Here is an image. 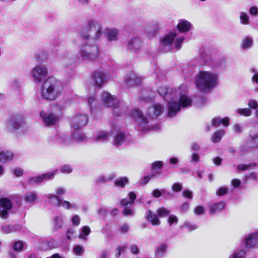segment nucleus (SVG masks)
<instances>
[{"label": "nucleus", "instance_id": "3", "mask_svg": "<svg viewBox=\"0 0 258 258\" xmlns=\"http://www.w3.org/2000/svg\"><path fill=\"white\" fill-rule=\"evenodd\" d=\"M63 85L61 81L49 78L42 87L41 95L45 99L54 100L61 95Z\"/></svg>", "mask_w": 258, "mask_h": 258}, {"label": "nucleus", "instance_id": "38", "mask_svg": "<svg viewBox=\"0 0 258 258\" xmlns=\"http://www.w3.org/2000/svg\"><path fill=\"white\" fill-rule=\"evenodd\" d=\"M253 40L250 37H247L243 39L241 43V47L243 49H249L252 46Z\"/></svg>", "mask_w": 258, "mask_h": 258}, {"label": "nucleus", "instance_id": "6", "mask_svg": "<svg viewBox=\"0 0 258 258\" xmlns=\"http://www.w3.org/2000/svg\"><path fill=\"white\" fill-rule=\"evenodd\" d=\"M99 52V47L96 44H91L88 41L82 43L79 49L77 60L78 62L86 60L96 59Z\"/></svg>", "mask_w": 258, "mask_h": 258}, {"label": "nucleus", "instance_id": "26", "mask_svg": "<svg viewBox=\"0 0 258 258\" xmlns=\"http://www.w3.org/2000/svg\"><path fill=\"white\" fill-rule=\"evenodd\" d=\"M44 197L48 199L49 203L54 207L59 206L62 202L61 199L56 195L47 194Z\"/></svg>", "mask_w": 258, "mask_h": 258}, {"label": "nucleus", "instance_id": "27", "mask_svg": "<svg viewBox=\"0 0 258 258\" xmlns=\"http://www.w3.org/2000/svg\"><path fill=\"white\" fill-rule=\"evenodd\" d=\"M125 83L128 86H132L135 84H138L141 82V79L134 74H131L125 77Z\"/></svg>", "mask_w": 258, "mask_h": 258}, {"label": "nucleus", "instance_id": "2", "mask_svg": "<svg viewBox=\"0 0 258 258\" xmlns=\"http://www.w3.org/2000/svg\"><path fill=\"white\" fill-rule=\"evenodd\" d=\"M218 82L219 77L216 73L203 71L197 76L195 83L200 91L208 92L214 88Z\"/></svg>", "mask_w": 258, "mask_h": 258}, {"label": "nucleus", "instance_id": "10", "mask_svg": "<svg viewBox=\"0 0 258 258\" xmlns=\"http://www.w3.org/2000/svg\"><path fill=\"white\" fill-rule=\"evenodd\" d=\"M48 75L46 68L42 65H37L31 71V75L36 83L44 80Z\"/></svg>", "mask_w": 258, "mask_h": 258}, {"label": "nucleus", "instance_id": "15", "mask_svg": "<svg viewBox=\"0 0 258 258\" xmlns=\"http://www.w3.org/2000/svg\"><path fill=\"white\" fill-rule=\"evenodd\" d=\"M111 136H113V145L116 147L122 145L126 141V137L125 133L122 131H111Z\"/></svg>", "mask_w": 258, "mask_h": 258}, {"label": "nucleus", "instance_id": "56", "mask_svg": "<svg viewBox=\"0 0 258 258\" xmlns=\"http://www.w3.org/2000/svg\"><path fill=\"white\" fill-rule=\"evenodd\" d=\"M60 170L63 173H70L73 170L70 165H64L61 167Z\"/></svg>", "mask_w": 258, "mask_h": 258}, {"label": "nucleus", "instance_id": "39", "mask_svg": "<svg viewBox=\"0 0 258 258\" xmlns=\"http://www.w3.org/2000/svg\"><path fill=\"white\" fill-rule=\"evenodd\" d=\"M244 248H237L233 253L232 258H244L246 255V250Z\"/></svg>", "mask_w": 258, "mask_h": 258}, {"label": "nucleus", "instance_id": "28", "mask_svg": "<svg viewBox=\"0 0 258 258\" xmlns=\"http://www.w3.org/2000/svg\"><path fill=\"white\" fill-rule=\"evenodd\" d=\"M161 174V172L159 171L153 172L150 175H148L142 178L139 181V185L146 184L150 179L158 177Z\"/></svg>", "mask_w": 258, "mask_h": 258}, {"label": "nucleus", "instance_id": "43", "mask_svg": "<svg viewBox=\"0 0 258 258\" xmlns=\"http://www.w3.org/2000/svg\"><path fill=\"white\" fill-rule=\"evenodd\" d=\"M163 163L162 161H157L153 162L151 166L152 173L153 172L159 171L161 172L160 170L163 168Z\"/></svg>", "mask_w": 258, "mask_h": 258}, {"label": "nucleus", "instance_id": "8", "mask_svg": "<svg viewBox=\"0 0 258 258\" xmlns=\"http://www.w3.org/2000/svg\"><path fill=\"white\" fill-rule=\"evenodd\" d=\"M176 36L175 33H172L165 36L161 41V49L165 52L170 51L173 48V43L175 40L174 46L177 50H179L181 48V44L182 43L184 38L179 37L175 38Z\"/></svg>", "mask_w": 258, "mask_h": 258}, {"label": "nucleus", "instance_id": "50", "mask_svg": "<svg viewBox=\"0 0 258 258\" xmlns=\"http://www.w3.org/2000/svg\"><path fill=\"white\" fill-rule=\"evenodd\" d=\"M24 246V243L21 241H18L15 242L13 245V249L16 251H21Z\"/></svg>", "mask_w": 258, "mask_h": 258}, {"label": "nucleus", "instance_id": "35", "mask_svg": "<svg viewBox=\"0 0 258 258\" xmlns=\"http://www.w3.org/2000/svg\"><path fill=\"white\" fill-rule=\"evenodd\" d=\"M51 141L55 144H61L65 146L70 145L72 143V140L71 138L68 135H61L60 136V141H57L55 140Z\"/></svg>", "mask_w": 258, "mask_h": 258}, {"label": "nucleus", "instance_id": "25", "mask_svg": "<svg viewBox=\"0 0 258 258\" xmlns=\"http://www.w3.org/2000/svg\"><path fill=\"white\" fill-rule=\"evenodd\" d=\"M71 135L73 139L78 142L84 141L87 138L86 134L80 131V130L72 129Z\"/></svg>", "mask_w": 258, "mask_h": 258}, {"label": "nucleus", "instance_id": "19", "mask_svg": "<svg viewBox=\"0 0 258 258\" xmlns=\"http://www.w3.org/2000/svg\"><path fill=\"white\" fill-rule=\"evenodd\" d=\"M142 40L139 37H135L130 39L127 43V47L132 51L138 50L142 46Z\"/></svg>", "mask_w": 258, "mask_h": 258}, {"label": "nucleus", "instance_id": "14", "mask_svg": "<svg viewBox=\"0 0 258 258\" xmlns=\"http://www.w3.org/2000/svg\"><path fill=\"white\" fill-rule=\"evenodd\" d=\"M8 125L9 127L17 130L23 128L25 126V122L24 117L22 115H15L11 117Z\"/></svg>", "mask_w": 258, "mask_h": 258}, {"label": "nucleus", "instance_id": "53", "mask_svg": "<svg viewBox=\"0 0 258 258\" xmlns=\"http://www.w3.org/2000/svg\"><path fill=\"white\" fill-rule=\"evenodd\" d=\"M165 192V189L162 188L160 190L158 189H155L152 191V195L155 198H159L162 195V194Z\"/></svg>", "mask_w": 258, "mask_h": 258}, {"label": "nucleus", "instance_id": "12", "mask_svg": "<svg viewBox=\"0 0 258 258\" xmlns=\"http://www.w3.org/2000/svg\"><path fill=\"white\" fill-rule=\"evenodd\" d=\"M88 121L86 115L78 113L71 119L70 125L73 130H81L85 126Z\"/></svg>", "mask_w": 258, "mask_h": 258}, {"label": "nucleus", "instance_id": "33", "mask_svg": "<svg viewBox=\"0 0 258 258\" xmlns=\"http://www.w3.org/2000/svg\"><path fill=\"white\" fill-rule=\"evenodd\" d=\"M14 157V154L10 151H2L0 152V162L6 163L11 161Z\"/></svg>", "mask_w": 258, "mask_h": 258}, {"label": "nucleus", "instance_id": "51", "mask_svg": "<svg viewBox=\"0 0 258 258\" xmlns=\"http://www.w3.org/2000/svg\"><path fill=\"white\" fill-rule=\"evenodd\" d=\"M205 213V208L202 206H197L194 209V213L197 215H204Z\"/></svg>", "mask_w": 258, "mask_h": 258}, {"label": "nucleus", "instance_id": "63", "mask_svg": "<svg viewBox=\"0 0 258 258\" xmlns=\"http://www.w3.org/2000/svg\"><path fill=\"white\" fill-rule=\"evenodd\" d=\"M182 195L185 198H187L189 199H192V192L189 190H184L182 192Z\"/></svg>", "mask_w": 258, "mask_h": 258}, {"label": "nucleus", "instance_id": "34", "mask_svg": "<svg viewBox=\"0 0 258 258\" xmlns=\"http://www.w3.org/2000/svg\"><path fill=\"white\" fill-rule=\"evenodd\" d=\"M198 64L199 66H203L209 62L210 60V56L205 52H202L198 57Z\"/></svg>", "mask_w": 258, "mask_h": 258}, {"label": "nucleus", "instance_id": "62", "mask_svg": "<svg viewBox=\"0 0 258 258\" xmlns=\"http://www.w3.org/2000/svg\"><path fill=\"white\" fill-rule=\"evenodd\" d=\"M13 173L17 177H20L23 175V171L20 168H15L13 170Z\"/></svg>", "mask_w": 258, "mask_h": 258}, {"label": "nucleus", "instance_id": "40", "mask_svg": "<svg viewBox=\"0 0 258 258\" xmlns=\"http://www.w3.org/2000/svg\"><path fill=\"white\" fill-rule=\"evenodd\" d=\"M128 183V179L126 177H121L114 181L115 185L120 187H124Z\"/></svg>", "mask_w": 258, "mask_h": 258}, {"label": "nucleus", "instance_id": "61", "mask_svg": "<svg viewBox=\"0 0 258 258\" xmlns=\"http://www.w3.org/2000/svg\"><path fill=\"white\" fill-rule=\"evenodd\" d=\"M72 222L73 225L78 226L80 224V218L78 215H75L72 218Z\"/></svg>", "mask_w": 258, "mask_h": 258}, {"label": "nucleus", "instance_id": "32", "mask_svg": "<svg viewBox=\"0 0 258 258\" xmlns=\"http://www.w3.org/2000/svg\"><path fill=\"white\" fill-rule=\"evenodd\" d=\"M38 198V195L35 192H26L24 196V200L27 203L33 204Z\"/></svg>", "mask_w": 258, "mask_h": 258}, {"label": "nucleus", "instance_id": "55", "mask_svg": "<svg viewBox=\"0 0 258 258\" xmlns=\"http://www.w3.org/2000/svg\"><path fill=\"white\" fill-rule=\"evenodd\" d=\"M74 251L77 255H81L84 252V248L80 245H76L74 248Z\"/></svg>", "mask_w": 258, "mask_h": 258}, {"label": "nucleus", "instance_id": "46", "mask_svg": "<svg viewBox=\"0 0 258 258\" xmlns=\"http://www.w3.org/2000/svg\"><path fill=\"white\" fill-rule=\"evenodd\" d=\"M115 177L114 174H111L108 177H104V176H101L98 178L96 180V183H106L107 181L112 180Z\"/></svg>", "mask_w": 258, "mask_h": 258}, {"label": "nucleus", "instance_id": "16", "mask_svg": "<svg viewBox=\"0 0 258 258\" xmlns=\"http://www.w3.org/2000/svg\"><path fill=\"white\" fill-rule=\"evenodd\" d=\"M106 78L104 72L100 71H94L91 77L93 86L99 88L101 87L105 82Z\"/></svg>", "mask_w": 258, "mask_h": 258}, {"label": "nucleus", "instance_id": "9", "mask_svg": "<svg viewBox=\"0 0 258 258\" xmlns=\"http://www.w3.org/2000/svg\"><path fill=\"white\" fill-rule=\"evenodd\" d=\"M157 215L153 214L151 210H148L146 213L145 217L150 221L153 226H158L160 224V220L158 216L164 217L168 215L170 211L164 207H162L157 210Z\"/></svg>", "mask_w": 258, "mask_h": 258}, {"label": "nucleus", "instance_id": "30", "mask_svg": "<svg viewBox=\"0 0 258 258\" xmlns=\"http://www.w3.org/2000/svg\"><path fill=\"white\" fill-rule=\"evenodd\" d=\"M191 26L192 25L189 22L185 20H181L177 25V27L180 31L186 32L189 30Z\"/></svg>", "mask_w": 258, "mask_h": 258}, {"label": "nucleus", "instance_id": "24", "mask_svg": "<svg viewBox=\"0 0 258 258\" xmlns=\"http://www.w3.org/2000/svg\"><path fill=\"white\" fill-rule=\"evenodd\" d=\"M21 229V227L19 224L15 225H4L1 226V230L3 233L8 234L19 231Z\"/></svg>", "mask_w": 258, "mask_h": 258}, {"label": "nucleus", "instance_id": "22", "mask_svg": "<svg viewBox=\"0 0 258 258\" xmlns=\"http://www.w3.org/2000/svg\"><path fill=\"white\" fill-rule=\"evenodd\" d=\"M225 207L224 202L221 201L218 203H212L209 205V211L210 214H214L219 213Z\"/></svg>", "mask_w": 258, "mask_h": 258}, {"label": "nucleus", "instance_id": "29", "mask_svg": "<svg viewBox=\"0 0 258 258\" xmlns=\"http://www.w3.org/2000/svg\"><path fill=\"white\" fill-rule=\"evenodd\" d=\"M129 199H124L120 201V205L122 206H131L134 203L136 198V195L134 192H130L128 194Z\"/></svg>", "mask_w": 258, "mask_h": 258}, {"label": "nucleus", "instance_id": "47", "mask_svg": "<svg viewBox=\"0 0 258 258\" xmlns=\"http://www.w3.org/2000/svg\"><path fill=\"white\" fill-rule=\"evenodd\" d=\"M236 112L241 115L245 116H249L251 114V111L249 108H238L236 109Z\"/></svg>", "mask_w": 258, "mask_h": 258}, {"label": "nucleus", "instance_id": "52", "mask_svg": "<svg viewBox=\"0 0 258 258\" xmlns=\"http://www.w3.org/2000/svg\"><path fill=\"white\" fill-rule=\"evenodd\" d=\"M240 22L243 24H248L249 23V17L247 14L244 12H241L240 15Z\"/></svg>", "mask_w": 258, "mask_h": 258}, {"label": "nucleus", "instance_id": "59", "mask_svg": "<svg viewBox=\"0 0 258 258\" xmlns=\"http://www.w3.org/2000/svg\"><path fill=\"white\" fill-rule=\"evenodd\" d=\"M182 187L180 183H175L172 185V189L175 192H178L181 190Z\"/></svg>", "mask_w": 258, "mask_h": 258}, {"label": "nucleus", "instance_id": "31", "mask_svg": "<svg viewBox=\"0 0 258 258\" xmlns=\"http://www.w3.org/2000/svg\"><path fill=\"white\" fill-rule=\"evenodd\" d=\"M221 124H223L225 126H228L229 125V118H221L215 117L212 120V125L215 127L219 126Z\"/></svg>", "mask_w": 258, "mask_h": 258}, {"label": "nucleus", "instance_id": "58", "mask_svg": "<svg viewBox=\"0 0 258 258\" xmlns=\"http://www.w3.org/2000/svg\"><path fill=\"white\" fill-rule=\"evenodd\" d=\"M248 105L251 109H255L258 107V103L253 99H251L249 101Z\"/></svg>", "mask_w": 258, "mask_h": 258}, {"label": "nucleus", "instance_id": "7", "mask_svg": "<svg viewBox=\"0 0 258 258\" xmlns=\"http://www.w3.org/2000/svg\"><path fill=\"white\" fill-rule=\"evenodd\" d=\"M131 115L137 121L139 126V130L143 132H146L148 131H157L160 129V126L159 124L152 126H150L148 124V120L139 109H134L132 111Z\"/></svg>", "mask_w": 258, "mask_h": 258}, {"label": "nucleus", "instance_id": "1", "mask_svg": "<svg viewBox=\"0 0 258 258\" xmlns=\"http://www.w3.org/2000/svg\"><path fill=\"white\" fill-rule=\"evenodd\" d=\"M158 93L163 96L164 100L168 103V117L175 116L180 111L181 108H185L191 106L192 99L186 95L182 94L180 89L172 90L166 86H160L157 90Z\"/></svg>", "mask_w": 258, "mask_h": 258}, {"label": "nucleus", "instance_id": "17", "mask_svg": "<svg viewBox=\"0 0 258 258\" xmlns=\"http://www.w3.org/2000/svg\"><path fill=\"white\" fill-rule=\"evenodd\" d=\"M41 117L43 122L46 125H51L54 124L58 120L57 116L50 112H42Z\"/></svg>", "mask_w": 258, "mask_h": 258}, {"label": "nucleus", "instance_id": "13", "mask_svg": "<svg viewBox=\"0 0 258 258\" xmlns=\"http://www.w3.org/2000/svg\"><path fill=\"white\" fill-rule=\"evenodd\" d=\"M57 170H55L52 172H49L42 174L37 176L30 177L28 179L29 183L32 184H39L44 181H47L52 179L56 174Z\"/></svg>", "mask_w": 258, "mask_h": 258}, {"label": "nucleus", "instance_id": "20", "mask_svg": "<svg viewBox=\"0 0 258 258\" xmlns=\"http://www.w3.org/2000/svg\"><path fill=\"white\" fill-rule=\"evenodd\" d=\"M164 108L160 104H155L148 109L147 114L152 118L156 117L163 112Z\"/></svg>", "mask_w": 258, "mask_h": 258}, {"label": "nucleus", "instance_id": "48", "mask_svg": "<svg viewBox=\"0 0 258 258\" xmlns=\"http://www.w3.org/2000/svg\"><path fill=\"white\" fill-rule=\"evenodd\" d=\"M256 165V163H251L248 164H239L237 166L238 170H246L251 167H254Z\"/></svg>", "mask_w": 258, "mask_h": 258}, {"label": "nucleus", "instance_id": "11", "mask_svg": "<svg viewBox=\"0 0 258 258\" xmlns=\"http://www.w3.org/2000/svg\"><path fill=\"white\" fill-rule=\"evenodd\" d=\"M245 248L254 249L258 247V230L245 236L242 242Z\"/></svg>", "mask_w": 258, "mask_h": 258}, {"label": "nucleus", "instance_id": "5", "mask_svg": "<svg viewBox=\"0 0 258 258\" xmlns=\"http://www.w3.org/2000/svg\"><path fill=\"white\" fill-rule=\"evenodd\" d=\"M93 30L96 31L94 39L96 40H99L102 36V27L95 19H89L86 24L81 27L79 30V35L86 40V42H89L90 32Z\"/></svg>", "mask_w": 258, "mask_h": 258}, {"label": "nucleus", "instance_id": "64", "mask_svg": "<svg viewBox=\"0 0 258 258\" xmlns=\"http://www.w3.org/2000/svg\"><path fill=\"white\" fill-rule=\"evenodd\" d=\"M249 13L253 16L258 15V8L256 7H252L249 9Z\"/></svg>", "mask_w": 258, "mask_h": 258}, {"label": "nucleus", "instance_id": "23", "mask_svg": "<svg viewBox=\"0 0 258 258\" xmlns=\"http://www.w3.org/2000/svg\"><path fill=\"white\" fill-rule=\"evenodd\" d=\"M56 245V243L53 240L49 241L40 240L38 242V247L41 250H47L54 248Z\"/></svg>", "mask_w": 258, "mask_h": 258}, {"label": "nucleus", "instance_id": "60", "mask_svg": "<svg viewBox=\"0 0 258 258\" xmlns=\"http://www.w3.org/2000/svg\"><path fill=\"white\" fill-rule=\"evenodd\" d=\"M63 207L67 209H69L71 207L75 208L76 207L74 205H71V203L66 201H62L61 202V205Z\"/></svg>", "mask_w": 258, "mask_h": 258}, {"label": "nucleus", "instance_id": "4", "mask_svg": "<svg viewBox=\"0 0 258 258\" xmlns=\"http://www.w3.org/2000/svg\"><path fill=\"white\" fill-rule=\"evenodd\" d=\"M101 100L103 104L107 107L112 108V114L119 116L124 111V103L107 92H103L101 94Z\"/></svg>", "mask_w": 258, "mask_h": 258}, {"label": "nucleus", "instance_id": "49", "mask_svg": "<svg viewBox=\"0 0 258 258\" xmlns=\"http://www.w3.org/2000/svg\"><path fill=\"white\" fill-rule=\"evenodd\" d=\"M181 228H186L188 232H191L196 229L198 227L195 224H192L189 222H186L181 226Z\"/></svg>", "mask_w": 258, "mask_h": 258}, {"label": "nucleus", "instance_id": "18", "mask_svg": "<svg viewBox=\"0 0 258 258\" xmlns=\"http://www.w3.org/2000/svg\"><path fill=\"white\" fill-rule=\"evenodd\" d=\"M110 136H111V132L108 133L103 130L98 131L94 133L93 139L96 142H103L107 141Z\"/></svg>", "mask_w": 258, "mask_h": 258}, {"label": "nucleus", "instance_id": "21", "mask_svg": "<svg viewBox=\"0 0 258 258\" xmlns=\"http://www.w3.org/2000/svg\"><path fill=\"white\" fill-rule=\"evenodd\" d=\"M108 41H116L119 39V30L116 29L107 28L104 32Z\"/></svg>", "mask_w": 258, "mask_h": 258}, {"label": "nucleus", "instance_id": "54", "mask_svg": "<svg viewBox=\"0 0 258 258\" xmlns=\"http://www.w3.org/2000/svg\"><path fill=\"white\" fill-rule=\"evenodd\" d=\"M228 191V189L226 187H220L217 191H216V195L221 196H224L227 194Z\"/></svg>", "mask_w": 258, "mask_h": 258}, {"label": "nucleus", "instance_id": "45", "mask_svg": "<svg viewBox=\"0 0 258 258\" xmlns=\"http://www.w3.org/2000/svg\"><path fill=\"white\" fill-rule=\"evenodd\" d=\"M63 224L61 216H56L53 219V226L55 230L60 228Z\"/></svg>", "mask_w": 258, "mask_h": 258}, {"label": "nucleus", "instance_id": "42", "mask_svg": "<svg viewBox=\"0 0 258 258\" xmlns=\"http://www.w3.org/2000/svg\"><path fill=\"white\" fill-rule=\"evenodd\" d=\"M91 232L90 228L87 226H83L82 228L81 231L79 234V237L84 240L87 239V236Z\"/></svg>", "mask_w": 258, "mask_h": 258}, {"label": "nucleus", "instance_id": "44", "mask_svg": "<svg viewBox=\"0 0 258 258\" xmlns=\"http://www.w3.org/2000/svg\"><path fill=\"white\" fill-rule=\"evenodd\" d=\"M88 103L90 107V110L92 112L93 109L97 108L98 103L94 96H90L88 99Z\"/></svg>", "mask_w": 258, "mask_h": 258}, {"label": "nucleus", "instance_id": "36", "mask_svg": "<svg viewBox=\"0 0 258 258\" xmlns=\"http://www.w3.org/2000/svg\"><path fill=\"white\" fill-rule=\"evenodd\" d=\"M0 206L2 209L10 210L12 208V203L8 198H2L0 199Z\"/></svg>", "mask_w": 258, "mask_h": 258}, {"label": "nucleus", "instance_id": "41", "mask_svg": "<svg viewBox=\"0 0 258 258\" xmlns=\"http://www.w3.org/2000/svg\"><path fill=\"white\" fill-rule=\"evenodd\" d=\"M225 134V131L218 130L216 131L212 137V141L213 143L219 142Z\"/></svg>", "mask_w": 258, "mask_h": 258}, {"label": "nucleus", "instance_id": "57", "mask_svg": "<svg viewBox=\"0 0 258 258\" xmlns=\"http://www.w3.org/2000/svg\"><path fill=\"white\" fill-rule=\"evenodd\" d=\"M178 219L176 216L171 215L169 216L168 218V223L170 225H171L173 224H177L178 222Z\"/></svg>", "mask_w": 258, "mask_h": 258}, {"label": "nucleus", "instance_id": "37", "mask_svg": "<svg viewBox=\"0 0 258 258\" xmlns=\"http://www.w3.org/2000/svg\"><path fill=\"white\" fill-rule=\"evenodd\" d=\"M168 248V245L166 243H162L157 247L156 254L157 256L162 257L165 253Z\"/></svg>", "mask_w": 258, "mask_h": 258}]
</instances>
